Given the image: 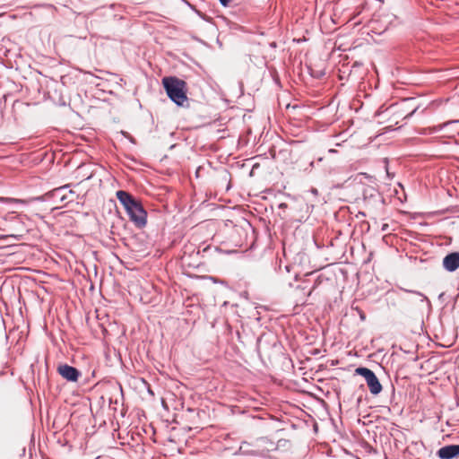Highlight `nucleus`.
<instances>
[{
  "label": "nucleus",
  "mask_w": 459,
  "mask_h": 459,
  "mask_svg": "<svg viewBox=\"0 0 459 459\" xmlns=\"http://www.w3.org/2000/svg\"><path fill=\"white\" fill-rule=\"evenodd\" d=\"M57 372L62 377L71 382H76L81 375L77 368L67 364L60 365L57 368Z\"/></svg>",
  "instance_id": "obj_5"
},
{
  "label": "nucleus",
  "mask_w": 459,
  "mask_h": 459,
  "mask_svg": "<svg viewBox=\"0 0 459 459\" xmlns=\"http://www.w3.org/2000/svg\"><path fill=\"white\" fill-rule=\"evenodd\" d=\"M386 229H387V224H385V225L383 226V228H382V230H384V231H385V230H386Z\"/></svg>",
  "instance_id": "obj_13"
},
{
  "label": "nucleus",
  "mask_w": 459,
  "mask_h": 459,
  "mask_svg": "<svg viewBox=\"0 0 459 459\" xmlns=\"http://www.w3.org/2000/svg\"><path fill=\"white\" fill-rule=\"evenodd\" d=\"M117 198L126 209L131 221L142 228L146 224L147 212L142 204L128 192L119 190L116 193Z\"/></svg>",
  "instance_id": "obj_1"
},
{
  "label": "nucleus",
  "mask_w": 459,
  "mask_h": 459,
  "mask_svg": "<svg viewBox=\"0 0 459 459\" xmlns=\"http://www.w3.org/2000/svg\"><path fill=\"white\" fill-rule=\"evenodd\" d=\"M232 0H220V3L223 5V6H228L229 4L231 2Z\"/></svg>",
  "instance_id": "obj_12"
},
{
  "label": "nucleus",
  "mask_w": 459,
  "mask_h": 459,
  "mask_svg": "<svg viewBox=\"0 0 459 459\" xmlns=\"http://www.w3.org/2000/svg\"><path fill=\"white\" fill-rule=\"evenodd\" d=\"M443 266L448 272H454L459 268V253L454 252L446 255L443 259Z\"/></svg>",
  "instance_id": "obj_6"
},
{
  "label": "nucleus",
  "mask_w": 459,
  "mask_h": 459,
  "mask_svg": "<svg viewBox=\"0 0 459 459\" xmlns=\"http://www.w3.org/2000/svg\"><path fill=\"white\" fill-rule=\"evenodd\" d=\"M163 87L169 99L178 106L187 101L186 82L178 77L169 76L162 79Z\"/></svg>",
  "instance_id": "obj_2"
},
{
  "label": "nucleus",
  "mask_w": 459,
  "mask_h": 459,
  "mask_svg": "<svg viewBox=\"0 0 459 459\" xmlns=\"http://www.w3.org/2000/svg\"><path fill=\"white\" fill-rule=\"evenodd\" d=\"M259 441H260V442H262V443H264V442H265V439H264V438H262V439H260Z\"/></svg>",
  "instance_id": "obj_14"
},
{
  "label": "nucleus",
  "mask_w": 459,
  "mask_h": 459,
  "mask_svg": "<svg viewBox=\"0 0 459 459\" xmlns=\"http://www.w3.org/2000/svg\"><path fill=\"white\" fill-rule=\"evenodd\" d=\"M247 444H243L240 446V451H242L243 454H250V455H256L258 454V451L256 450H248L247 449Z\"/></svg>",
  "instance_id": "obj_8"
},
{
  "label": "nucleus",
  "mask_w": 459,
  "mask_h": 459,
  "mask_svg": "<svg viewBox=\"0 0 459 459\" xmlns=\"http://www.w3.org/2000/svg\"><path fill=\"white\" fill-rule=\"evenodd\" d=\"M355 372L357 375H359L365 378L368 389L372 394L377 395L382 391V385L371 369L359 367L355 369Z\"/></svg>",
  "instance_id": "obj_3"
},
{
  "label": "nucleus",
  "mask_w": 459,
  "mask_h": 459,
  "mask_svg": "<svg viewBox=\"0 0 459 459\" xmlns=\"http://www.w3.org/2000/svg\"><path fill=\"white\" fill-rule=\"evenodd\" d=\"M6 202H10V203H20L22 202L21 200L19 199H14V198H6L4 199Z\"/></svg>",
  "instance_id": "obj_11"
},
{
  "label": "nucleus",
  "mask_w": 459,
  "mask_h": 459,
  "mask_svg": "<svg viewBox=\"0 0 459 459\" xmlns=\"http://www.w3.org/2000/svg\"><path fill=\"white\" fill-rule=\"evenodd\" d=\"M437 455L441 459H452L459 456V445H449L441 447L437 451Z\"/></svg>",
  "instance_id": "obj_7"
},
{
  "label": "nucleus",
  "mask_w": 459,
  "mask_h": 459,
  "mask_svg": "<svg viewBox=\"0 0 459 459\" xmlns=\"http://www.w3.org/2000/svg\"><path fill=\"white\" fill-rule=\"evenodd\" d=\"M436 131H437L436 127H429V128H423L420 133L421 134H428V133L432 134Z\"/></svg>",
  "instance_id": "obj_9"
},
{
  "label": "nucleus",
  "mask_w": 459,
  "mask_h": 459,
  "mask_svg": "<svg viewBox=\"0 0 459 459\" xmlns=\"http://www.w3.org/2000/svg\"><path fill=\"white\" fill-rule=\"evenodd\" d=\"M53 198L61 205H65L72 203L75 199V192L68 189L66 186L55 189L52 192Z\"/></svg>",
  "instance_id": "obj_4"
},
{
  "label": "nucleus",
  "mask_w": 459,
  "mask_h": 459,
  "mask_svg": "<svg viewBox=\"0 0 459 459\" xmlns=\"http://www.w3.org/2000/svg\"><path fill=\"white\" fill-rule=\"evenodd\" d=\"M15 219H18V215L14 212L8 213L5 217V220L7 221H12Z\"/></svg>",
  "instance_id": "obj_10"
}]
</instances>
